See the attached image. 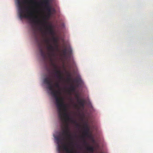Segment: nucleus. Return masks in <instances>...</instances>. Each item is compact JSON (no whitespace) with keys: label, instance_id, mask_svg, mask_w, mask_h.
Returning a JSON list of instances; mask_svg holds the SVG:
<instances>
[{"label":"nucleus","instance_id":"nucleus-20","mask_svg":"<svg viewBox=\"0 0 153 153\" xmlns=\"http://www.w3.org/2000/svg\"><path fill=\"white\" fill-rule=\"evenodd\" d=\"M52 39L54 42L56 43H57V39L56 38L53 37L52 38Z\"/></svg>","mask_w":153,"mask_h":153},{"label":"nucleus","instance_id":"nucleus-10","mask_svg":"<svg viewBox=\"0 0 153 153\" xmlns=\"http://www.w3.org/2000/svg\"><path fill=\"white\" fill-rule=\"evenodd\" d=\"M62 54L64 57H66L67 56V50L66 48H65L62 51Z\"/></svg>","mask_w":153,"mask_h":153},{"label":"nucleus","instance_id":"nucleus-17","mask_svg":"<svg viewBox=\"0 0 153 153\" xmlns=\"http://www.w3.org/2000/svg\"><path fill=\"white\" fill-rule=\"evenodd\" d=\"M45 42L46 43L47 45L50 44V41L48 39H45Z\"/></svg>","mask_w":153,"mask_h":153},{"label":"nucleus","instance_id":"nucleus-21","mask_svg":"<svg viewBox=\"0 0 153 153\" xmlns=\"http://www.w3.org/2000/svg\"><path fill=\"white\" fill-rule=\"evenodd\" d=\"M81 80L80 79H78L76 80L75 81L77 83H79L81 82Z\"/></svg>","mask_w":153,"mask_h":153},{"label":"nucleus","instance_id":"nucleus-16","mask_svg":"<svg viewBox=\"0 0 153 153\" xmlns=\"http://www.w3.org/2000/svg\"><path fill=\"white\" fill-rule=\"evenodd\" d=\"M54 86L57 88H59L60 85L59 83L58 82H56L54 85Z\"/></svg>","mask_w":153,"mask_h":153},{"label":"nucleus","instance_id":"nucleus-22","mask_svg":"<svg viewBox=\"0 0 153 153\" xmlns=\"http://www.w3.org/2000/svg\"><path fill=\"white\" fill-rule=\"evenodd\" d=\"M83 142L85 144L87 145V143L86 141H85V140L84 138L83 137Z\"/></svg>","mask_w":153,"mask_h":153},{"label":"nucleus","instance_id":"nucleus-19","mask_svg":"<svg viewBox=\"0 0 153 153\" xmlns=\"http://www.w3.org/2000/svg\"><path fill=\"white\" fill-rule=\"evenodd\" d=\"M76 99L77 101L81 99L79 98V95L78 94H76Z\"/></svg>","mask_w":153,"mask_h":153},{"label":"nucleus","instance_id":"nucleus-7","mask_svg":"<svg viewBox=\"0 0 153 153\" xmlns=\"http://www.w3.org/2000/svg\"><path fill=\"white\" fill-rule=\"evenodd\" d=\"M84 131L83 134L85 136L90 137L91 136V134H89V128L88 126L87 123H86L84 126Z\"/></svg>","mask_w":153,"mask_h":153},{"label":"nucleus","instance_id":"nucleus-6","mask_svg":"<svg viewBox=\"0 0 153 153\" xmlns=\"http://www.w3.org/2000/svg\"><path fill=\"white\" fill-rule=\"evenodd\" d=\"M39 52L41 56L45 60L47 58V56L45 52L44 51L42 45L39 44L38 45Z\"/></svg>","mask_w":153,"mask_h":153},{"label":"nucleus","instance_id":"nucleus-5","mask_svg":"<svg viewBox=\"0 0 153 153\" xmlns=\"http://www.w3.org/2000/svg\"><path fill=\"white\" fill-rule=\"evenodd\" d=\"M47 48L49 51L48 53V56L51 58V56L54 55V48L53 46L50 44L47 45Z\"/></svg>","mask_w":153,"mask_h":153},{"label":"nucleus","instance_id":"nucleus-24","mask_svg":"<svg viewBox=\"0 0 153 153\" xmlns=\"http://www.w3.org/2000/svg\"><path fill=\"white\" fill-rule=\"evenodd\" d=\"M72 122H73V120H72Z\"/></svg>","mask_w":153,"mask_h":153},{"label":"nucleus","instance_id":"nucleus-9","mask_svg":"<svg viewBox=\"0 0 153 153\" xmlns=\"http://www.w3.org/2000/svg\"><path fill=\"white\" fill-rule=\"evenodd\" d=\"M45 10L48 12V15L49 16H50L51 13V8L50 5L45 6Z\"/></svg>","mask_w":153,"mask_h":153},{"label":"nucleus","instance_id":"nucleus-12","mask_svg":"<svg viewBox=\"0 0 153 153\" xmlns=\"http://www.w3.org/2000/svg\"><path fill=\"white\" fill-rule=\"evenodd\" d=\"M43 3L45 4V6H48L50 5V0H43Z\"/></svg>","mask_w":153,"mask_h":153},{"label":"nucleus","instance_id":"nucleus-15","mask_svg":"<svg viewBox=\"0 0 153 153\" xmlns=\"http://www.w3.org/2000/svg\"><path fill=\"white\" fill-rule=\"evenodd\" d=\"M67 73L68 76V77L67 78V79L68 81H71V73H69L68 72H67Z\"/></svg>","mask_w":153,"mask_h":153},{"label":"nucleus","instance_id":"nucleus-1","mask_svg":"<svg viewBox=\"0 0 153 153\" xmlns=\"http://www.w3.org/2000/svg\"><path fill=\"white\" fill-rule=\"evenodd\" d=\"M52 82L51 78H46L44 80V83L48 85L47 88L51 91V94L56 100L59 117L63 123L62 135L67 136L68 138L71 140L70 142V145H73V137L67 123V121L70 120L71 118L67 113V105L64 103L63 98L58 96V94H60L59 91H57L54 89L52 85Z\"/></svg>","mask_w":153,"mask_h":153},{"label":"nucleus","instance_id":"nucleus-13","mask_svg":"<svg viewBox=\"0 0 153 153\" xmlns=\"http://www.w3.org/2000/svg\"><path fill=\"white\" fill-rule=\"evenodd\" d=\"M86 149L89 152H94V149L93 147L88 146L87 147Z\"/></svg>","mask_w":153,"mask_h":153},{"label":"nucleus","instance_id":"nucleus-8","mask_svg":"<svg viewBox=\"0 0 153 153\" xmlns=\"http://www.w3.org/2000/svg\"><path fill=\"white\" fill-rule=\"evenodd\" d=\"M80 107L84 108L85 106V101L83 99H81L77 101Z\"/></svg>","mask_w":153,"mask_h":153},{"label":"nucleus","instance_id":"nucleus-18","mask_svg":"<svg viewBox=\"0 0 153 153\" xmlns=\"http://www.w3.org/2000/svg\"><path fill=\"white\" fill-rule=\"evenodd\" d=\"M32 27L33 28V30L34 32V33L35 34L36 32V27L34 25H32Z\"/></svg>","mask_w":153,"mask_h":153},{"label":"nucleus","instance_id":"nucleus-2","mask_svg":"<svg viewBox=\"0 0 153 153\" xmlns=\"http://www.w3.org/2000/svg\"><path fill=\"white\" fill-rule=\"evenodd\" d=\"M18 7V11L20 19L23 18L29 19L31 22L33 24H41L46 28V33L53 36L54 31L51 25H47V22L45 21V18L44 17L43 21L39 19L36 20L38 17L34 15V11L32 10L29 6H24L22 5V2L20 0H17Z\"/></svg>","mask_w":153,"mask_h":153},{"label":"nucleus","instance_id":"nucleus-11","mask_svg":"<svg viewBox=\"0 0 153 153\" xmlns=\"http://www.w3.org/2000/svg\"><path fill=\"white\" fill-rule=\"evenodd\" d=\"M72 52V50L71 49H70L68 51L67 53V56L65 57H70L71 55V54Z\"/></svg>","mask_w":153,"mask_h":153},{"label":"nucleus","instance_id":"nucleus-4","mask_svg":"<svg viewBox=\"0 0 153 153\" xmlns=\"http://www.w3.org/2000/svg\"><path fill=\"white\" fill-rule=\"evenodd\" d=\"M53 65L55 69V74L54 76L58 78L59 80H62L63 78V76L62 75L61 71L57 70V67L55 64H53Z\"/></svg>","mask_w":153,"mask_h":153},{"label":"nucleus","instance_id":"nucleus-14","mask_svg":"<svg viewBox=\"0 0 153 153\" xmlns=\"http://www.w3.org/2000/svg\"><path fill=\"white\" fill-rule=\"evenodd\" d=\"M70 90L71 91L74 92L76 90V88L74 85H72L70 88Z\"/></svg>","mask_w":153,"mask_h":153},{"label":"nucleus","instance_id":"nucleus-3","mask_svg":"<svg viewBox=\"0 0 153 153\" xmlns=\"http://www.w3.org/2000/svg\"><path fill=\"white\" fill-rule=\"evenodd\" d=\"M56 140L57 141L58 144V149L59 153H61V149H62L63 150L65 151L67 153H76L72 150L69 149L65 145L62 146L60 145L59 144L62 142V139H61L60 137H55Z\"/></svg>","mask_w":153,"mask_h":153},{"label":"nucleus","instance_id":"nucleus-23","mask_svg":"<svg viewBox=\"0 0 153 153\" xmlns=\"http://www.w3.org/2000/svg\"><path fill=\"white\" fill-rule=\"evenodd\" d=\"M24 3H25V4H26L27 3V0H25L24 2Z\"/></svg>","mask_w":153,"mask_h":153}]
</instances>
